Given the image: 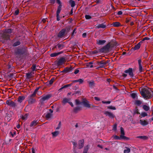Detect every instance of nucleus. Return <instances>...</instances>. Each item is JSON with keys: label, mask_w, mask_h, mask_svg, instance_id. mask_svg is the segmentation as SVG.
Masks as SVG:
<instances>
[{"label": "nucleus", "mask_w": 153, "mask_h": 153, "mask_svg": "<svg viewBox=\"0 0 153 153\" xmlns=\"http://www.w3.org/2000/svg\"><path fill=\"white\" fill-rule=\"evenodd\" d=\"M15 53L19 57L25 56L29 55L27 48L26 47L17 48L15 51Z\"/></svg>", "instance_id": "obj_1"}, {"label": "nucleus", "mask_w": 153, "mask_h": 153, "mask_svg": "<svg viewBox=\"0 0 153 153\" xmlns=\"http://www.w3.org/2000/svg\"><path fill=\"white\" fill-rule=\"evenodd\" d=\"M119 45L116 41H111L108 42L106 45L100 49V51L102 53H106L108 52L110 48H113Z\"/></svg>", "instance_id": "obj_2"}, {"label": "nucleus", "mask_w": 153, "mask_h": 153, "mask_svg": "<svg viewBox=\"0 0 153 153\" xmlns=\"http://www.w3.org/2000/svg\"><path fill=\"white\" fill-rule=\"evenodd\" d=\"M151 91V90H149L146 88H141L140 90L141 96L144 98L146 100L151 99L152 97Z\"/></svg>", "instance_id": "obj_3"}, {"label": "nucleus", "mask_w": 153, "mask_h": 153, "mask_svg": "<svg viewBox=\"0 0 153 153\" xmlns=\"http://www.w3.org/2000/svg\"><path fill=\"white\" fill-rule=\"evenodd\" d=\"M71 26H68L62 29L58 34L57 36L62 38L66 35L70 31Z\"/></svg>", "instance_id": "obj_4"}, {"label": "nucleus", "mask_w": 153, "mask_h": 153, "mask_svg": "<svg viewBox=\"0 0 153 153\" xmlns=\"http://www.w3.org/2000/svg\"><path fill=\"white\" fill-rule=\"evenodd\" d=\"M36 96L31 94L28 96V102L29 105H31L36 102V99L34 98Z\"/></svg>", "instance_id": "obj_5"}, {"label": "nucleus", "mask_w": 153, "mask_h": 153, "mask_svg": "<svg viewBox=\"0 0 153 153\" xmlns=\"http://www.w3.org/2000/svg\"><path fill=\"white\" fill-rule=\"evenodd\" d=\"M52 97V94H48L47 95L43 96L41 97H42L40 100V102L41 103H44V102L46 100H47L50 98Z\"/></svg>", "instance_id": "obj_6"}, {"label": "nucleus", "mask_w": 153, "mask_h": 153, "mask_svg": "<svg viewBox=\"0 0 153 153\" xmlns=\"http://www.w3.org/2000/svg\"><path fill=\"white\" fill-rule=\"evenodd\" d=\"M65 47L64 43H59L52 48V50L56 49L57 50L60 51Z\"/></svg>", "instance_id": "obj_7"}, {"label": "nucleus", "mask_w": 153, "mask_h": 153, "mask_svg": "<svg viewBox=\"0 0 153 153\" xmlns=\"http://www.w3.org/2000/svg\"><path fill=\"white\" fill-rule=\"evenodd\" d=\"M120 131L121 133L120 136L121 139L126 140H129V138L127 137L124 136L125 132L124 129L122 127L120 128Z\"/></svg>", "instance_id": "obj_8"}, {"label": "nucleus", "mask_w": 153, "mask_h": 153, "mask_svg": "<svg viewBox=\"0 0 153 153\" xmlns=\"http://www.w3.org/2000/svg\"><path fill=\"white\" fill-rule=\"evenodd\" d=\"M66 62L65 58L62 57L60 58L57 62V65L58 66L62 65L63 64L65 63Z\"/></svg>", "instance_id": "obj_9"}, {"label": "nucleus", "mask_w": 153, "mask_h": 153, "mask_svg": "<svg viewBox=\"0 0 153 153\" xmlns=\"http://www.w3.org/2000/svg\"><path fill=\"white\" fill-rule=\"evenodd\" d=\"M89 102L85 98L82 100V103L85 107L89 108H91V105L89 103Z\"/></svg>", "instance_id": "obj_10"}, {"label": "nucleus", "mask_w": 153, "mask_h": 153, "mask_svg": "<svg viewBox=\"0 0 153 153\" xmlns=\"http://www.w3.org/2000/svg\"><path fill=\"white\" fill-rule=\"evenodd\" d=\"M108 62V61H105L104 60H102L100 61L97 62V64L98 65L100 66L99 68H103L105 67V66Z\"/></svg>", "instance_id": "obj_11"}, {"label": "nucleus", "mask_w": 153, "mask_h": 153, "mask_svg": "<svg viewBox=\"0 0 153 153\" xmlns=\"http://www.w3.org/2000/svg\"><path fill=\"white\" fill-rule=\"evenodd\" d=\"M13 29L11 28H10L5 30L4 33V35L7 36V38H10V34L12 33Z\"/></svg>", "instance_id": "obj_12"}, {"label": "nucleus", "mask_w": 153, "mask_h": 153, "mask_svg": "<svg viewBox=\"0 0 153 153\" xmlns=\"http://www.w3.org/2000/svg\"><path fill=\"white\" fill-rule=\"evenodd\" d=\"M149 39H143L142 41L138 43L137 45H135L134 47L132 48L131 49H133L134 50H136L139 49L141 45V43H142L145 40H148Z\"/></svg>", "instance_id": "obj_13"}, {"label": "nucleus", "mask_w": 153, "mask_h": 153, "mask_svg": "<svg viewBox=\"0 0 153 153\" xmlns=\"http://www.w3.org/2000/svg\"><path fill=\"white\" fill-rule=\"evenodd\" d=\"M124 72L126 73H128L129 76L131 77H133L134 76L132 68H129L128 70H126Z\"/></svg>", "instance_id": "obj_14"}, {"label": "nucleus", "mask_w": 153, "mask_h": 153, "mask_svg": "<svg viewBox=\"0 0 153 153\" xmlns=\"http://www.w3.org/2000/svg\"><path fill=\"white\" fill-rule=\"evenodd\" d=\"M104 113L106 116H108L111 118L112 119L114 117V114L112 113L109 111H105Z\"/></svg>", "instance_id": "obj_15"}, {"label": "nucleus", "mask_w": 153, "mask_h": 153, "mask_svg": "<svg viewBox=\"0 0 153 153\" xmlns=\"http://www.w3.org/2000/svg\"><path fill=\"white\" fill-rule=\"evenodd\" d=\"M6 103L8 105L12 107H14L16 106V103L11 100H7L6 102Z\"/></svg>", "instance_id": "obj_16"}, {"label": "nucleus", "mask_w": 153, "mask_h": 153, "mask_svg": "<svg viewBox=\"0 0 153 153\" xmlns=\"http://www.w3.org/2000/svg\"><path fill=\"white\" fill-rule=\"evenodd\" d=\"M72 69V68L71 67L69 68L66 67L64 68L63 71H61V72L63 73L64 74H66L71 71Z\"/></svg>", "instance_id": "obj_17"}, {"label": "nucleus", "mask_w": 153, "mask_h": 153, "mask_svg": "<svg viewBox=\"0 0 153 153\" xmlns=\"http://www.w3.org/2000/svg\"><path fill=\"white\" fill-rule=\"evenodd\" d=\"M138 63L139 64V71L140 72H141L143 71V68L142 66L141 65V60L139 59L138 61Z\"/></svg>", "instance_id": "obj_18"}, {"label": "nucleus", "mask_w": 153, "mask_h": 153, "mask_svg": "<svg viewBox=\"0 0 153 153\" xmlns=\"http://www.w3.org/2000/svg\"><path fill=\"white\" fill-rule=\"evenodd\" d=\"M38 123L37 120H34L31 123L30 126L31 127L34 128L37 124Z\"/></svg>", "instance_id": "obj_19"}, {"label": "nucleus", "mask_w": 153, "mask_h": 153, "mask_svg": "<svg viewBox=\"0 0 153 153\" xmlns=\"http://www.w3.org/2000/svg\"><path fill=\"white\" fill-rule=\"evenodd\" d=\"M84 145V140H80L79 142V148L81 149L82 148Z\"/></svg>", "instance_id": "obj_20"}, {"label": "nucleus", "mask_w": 153, "mask_h": 153, "mask_svg": "<svg viewBox=\"0 0 153 153\" xmlns=\"http://www.w3.org/2000/svg\"><path fill=\"white\" fill-rule=\"evenodd\" d=\"M88 83L89 86V87L92 88L94 86L95 83L93 80H92L91 81H88Z\"/></svg>", "instance_id": "obj_21"}, {"label": "nucleus", "mask_w": 153, "mask_h": 153, "mask_svg": "<svg viewBox=\"0 0 153 153\" xmlns=\"http://www.w3.org/2000/svg\"><path fill=\"white\" fill-rule=\"evenodd\" d=\"M63 51H61L60 52H58V53H51L50 54V56L51 57H54L56 56H58L59 55V54H62L63 53Z\"/></svg>", "instance_id": "obj_22"}, {"label": "nucleus", "mask_w": 153, "mask_h": 153, "mask_svg": "<svg viewBox=\"0 0 153 153\" xmlns=\"http://www.w3.org/2000/svg\"><path fill=\"white\" fill-rule=\"evenodd\" d=\"M56 2L59 4V6L58 7L57 9L59 10H62V3L60 0H56Z\"/></svg>", "instance_id": "obj_23"}, {"label": "nucleus", "mask_w": 153, "mask_h": 153, "mask_svg": "<svg viewBox=\"0 0 153 153\" xmlns=\"http://www.w3.org/2000/svg\"><path fill=\"white\" fill-rule=\"evenodd\" d=\"M61 10H57L56 12V20L59 21L60 20L59 14L60 13Z\"/></svg>", "instance_id": "obj_24"}, {"label": "nucleus", "mask_w": 153, "mask_h": 153, "mask_svg": "<svg viewBox=\"0 0 153 153\" xmlns=\"http://www.w3.org/2000/svg\"><path fill=\"white\" fill-rule=\"evenodd\" d=\"M106 42L105 40H97V43L99 45H102L105 44Z\"/></svg>", "instance_id": "obj_25"}, {"label": "nucleus", "mask_w": 153, "mask_h": 153, "mask_svg": "<svg viewBox=\"0 0 153 153\" xmlns=\"http://www.w3.org/2000/svg\"><path fill=\"white\" fill-rule=\"evenodd\" d=\"M25 97L24 96H19L18 98L17 101L20 102H22V101L25 99Z\"/></svg>", "instance_id": "obj_26"}, {"label": "nucleus", "mask_w": 153, "mask_h": 153, "mask_svg": "<svg viewBox=\"0 0 153 153\" xmlns=\"http://www.w3.org/2000/svg\"><path fill=\"white\" fill-rule=\"evenodd\" d=\"M140 124L143 126L147 125L148 124V122L146 120H140Z\"/></svg>", "instance_id": "obj_27"}, {"label": "nucleus", "mask_w": 153, "mask_h": 153, "mask_svg": "<svg viewBox=\"0 0 153 153\" xmlns=\"http://www.w3.org/2000/svg\"><path fill=\"white\" fill-rule=\"evenodd\" d=\"M112 25L114 27H118L121 26L120 23L119 22H115L113 23Z\"/></svg>", "instance_id": "obj_28"}, {"label": "nucleus", "mask_w": 153, "mask_h": 153, "mask_svg": "<svg viewBox=\"0 0 153 153\" xmlns=\"http://www.w3.org/2000/svg\"><path fill=\"white\" fill-rule=\"evenodd\" d=\"M82 109L81 107L78 106L75 107L74 109V111L75 113H77L78 111H80Z\"/></svg>", "instance_id": "obj_29"}, {"label": "nucleus", "mask_w": 153, "mask_h": 153, "mask_svg": "<svg viewBox=\"0 0 153 153\" xmlns=\"http://www.w3.org/2000/svg\"><path fill=\"white\" fill-rule=\"evenodd\" d=\"M137 138H140L143 140H146L148 139V137L146 136H139L136 137Z\"/></svg>", "instance_id": "obj_30"}, {"label": "nucleus", "mask_w": 153, "mask_h": 153, "mask_svg": "<svg viewBox=\"0 0 153 153\" xmlns=\"http://www.w3.org/2000/svg\"><path fill=\"white\" fill-rule=\"evenodd\" d=\"M52 134L53 137H56L57 136H58L59 134V132L58 131H55L53 132H52L51 133Z\"/></svg>", "instance_id": "obj_31"}, {"label": "nucleus", "mask_w": 153, "mask_h": 153, "mask_svg": "<svg viewBox=\"0 0 153 153\" xmlns=\"http://www.w3.org/2000/svg\"><path fill=\"white\" fill-rule=\"evenodd\" d=\"M97 27L98 28H104L106 27V26L105 25L103 24H99L97 26Z\"/></svg>", "instance_id": "obj_32"}, {"label": "nucleus", "mask_w": 153, "mask_h": 153, "mask_svg": "<svg viewBox=\"0 0 153 153\" xmlns=\"http://www.w3.org/2000/svg\"><path fill=\"white\" fill-rule=\"evenodd\" d=\"M89 146L88 145H87L84 148V149L83 152V153H87L89 149Z\"/></svg>", "instance_id": "obj_33"}, {"label": "nucleus", "mask_w": 153, "mask_h": 153, "mask_svg": "<svg viewBox=\"0 0 153 153\" xmlns=\"http://www.w3.org/2000/svg\"><path fill=\"white\" fill-rule=\"evenodd\" d=\"M143 108L146 111H148L149 109V106L145 105H143Z\"/></svg>", "instance_id": "obj_34"}, {"label": "nucleus", "mask_w": 153, "mask_h": 153, "mask_svg": "<svg viewBox=\"0 0 153 153\" xmlns=\"http://www.w3.org/2000/svg\"><path fill=\"white\" fill-rule=\"evenodd\" d=\"M69 3L71 7H74L75 5V1L73 0H70L69 1Z\"/></svg>", "instance_id": "obj_35"}, {"label": "nucleus", "mask_w": 153, "mask_h": 153, "mask_svg": "<svg viewBox=\"0 0 153 153\" xmlns=\"http://www.w3.org/2000/svg\"><path fill=\"white\" fill-rule=\"evenodd\" d=\"M125 148L126 149H125L124 151V153H129L130 152L131 149H130L127 147H126Z\"/></svg>", "instance_id": "obj_36"}, {"label": "nucleus", "mask_w": 153, "mask_h": 153, "mask_svg": "<svg viewBox=\"0 0 153 153\" xmlns=\"http://www.w3.org/2000/svg\"><path fill=\"white\" fill-rule=\"evenodd\" d=\"M21 43L20 41H17L16 42L13 44V46L14 47L16 46L19 45Z\"/></svg>", "instance_id": "obj_37"}, {"label": "nucleus", "mask_w": 153, "mask_h": 153, "mask_svg": "<svg viewBox=\"0 0 153 153\" xmlns=\"http://www.w3.org/2000/svg\"><path fill=\"white\" fill-rule=\"evenodd\" d=\"M142 103V102L140 100H136L135 101V104L136 105L138 106L140 105Z\"/></svg>", "instance_id": "obj_38"}, {"label": "nucleus", "mask_w": 153, "mask_h": 153, "mask_svg": "<svg viewBox=\"0 0 153 153\" xmlns=\"http://www.w3.org/2000/svg\"><path fill=\"white\" fill-rule=\"evenodd\" d=\"M147 116V114L146 112H142L141 114L140 115V117L141 118V117H145V116Z\"/></svg>", "instance_id": "obj_39"}, {"label": "nucleus", "mask_w": 153, "mask_h": 153, "mask_svg": "<svg viewBox=\"0 0 153 153\" xmlns=\"http://www.w3.org/2000/svg\"><path fill=\"white\" fill-rule=\"evenodd\" d=\"M32 74L31 72L30 73H26V76L27 77V78H30L32 76Z\"/></svg>", "instance_id": "obj_40"}, {"label": "nucleus", "mask_w": 153, "mask_h": 153, "mask_svg": "<svg viewBox=\"0 0 153 153\" xmlns=\"http://www.w3.org/2000/svg\"><path fill=\"white\" fill-rule=\"evenodd\" d=\"M93 64V63L92 62H89V63H87L86 66L87 67H89L90 68H92L93 67V65H92Z\"/></svg>", "instance_id": "obj_41"}, {"label": "nucleus", "mask_w": 153, "mask_h": 153, "mask_svg": "<svg viewBox=\"0 0 153 153\" xmlns=\"http://www.w3.org/2000/svg\"><path fill=\"white\" fill-rule=\"evenodd\" d=\"M69 101V100L66 98H64L63 99V100L62 101V102L63 103L65 104L67 102H68Z\"/></svg>", "instance_id": "obj_42"}, {"label": "nucleus", "mask_w": 153, "mask_h": 153, "mask_svg": "<svg viewBox=\"0 0 153 153\" xmlns=\"http://www.w3.org/2000/svg\"><path fill=\"white\" fill-rule=\"evenodd\" d=\"M39 88H40V87H38L35 90L34 92L32 94H33V95H34V96H36V93L38 91V90H39Z\"/></svg>", "instance_id": "obj_43"}, {"label": "nucleus", "mask_w": 153, "mask_h": 153, "mask_svg": "<svg viewBox=\"0 0 153 153\" xmlns=\"http://www.w3.org/2000/svg\"><path fill=\"white\" fill-rule=\"evenodd\" d=\"M27 116L28 115L27 114H26L24 116H22V120H26L27 119Z\"/></svg>", "instance_id": "obj_44"}, {"label": "nucleus", "mask_w": 153, "mask_h": 153, "mask_svg": "<svg viewBox=\"0 0 153 153\" xmlns=\"http://www.w3.org/2000/svg\"><path fill=\"white\" fill-rule=\"evenodd\" d=\"M51 115L52 114L50 113H48L45 116L46 118L49 119L51 117Z\"/></svg>", "instance_id": "obj_45"}, {"label": "nucleus", "mask_w": 153, "mask_h": 153, "mask_svg": "<svg viewBox=\"0 0 153 153\" xmlns=\"http://www.w3.org/2000/svg\"><path fill=\"white\" fill-rule=\"evenodd\" d=\"M19 13V10L18 9H17L15 11V12L14 13V16H16L18 15Z\"/></svg>", "instance_id": "obj_46"}, {"label": "nucleus", "mask_w": 153, "mask_h": 153, "mask_svg": "<svg viewBox=\"0 0 153 153\" xmlns=\"http://www.w3.org/2000/svg\"><path fill=\"white\" fill-rule=\"evenodd\" d=\"M72 84H73L72 83H71L70 84H67V85H65L64 86H63V88H67L69 86H71L72 85Z\"/></svg>", "instance_id": "obj_47"}, {"label": "nucleus", "mask_w": 153, "mask_h": 153, "mask_svg": "<svg viewBox=\"0 0 153 153\" xmlns=\"http://www.w3.org/2000/svg\"><path fill=\"white\" fill-rule=\"evenodd\" d=\"M85 17L86 19H90L92 18L90 16L87 15H85Z\"/></svg>", "instance_id": "obj_48"}, {"label": "nucleus", "mask_w": 153, "mask_h": 153, "mask_svg": "<svg viewBox=\"0 0 153 153\" xmlns=\"http://www.w3.org/2000/svg\"><path fill=\"white\" fill-rule=\"evenodd\" d=\"M76 104L77 105H79L82 103V102H80V101L78 99H76L75 100Z\"/></svg>", "instance_id": "obj_49"}, {"label": "nucleus", "mask_w": 153, "mask_h": 153, "mask_svg": "<svg viewBox=\"0 0 153 153\" xmlns=\"http://www.w3.org/2000/svg\"><path fill=\"white\" fill-rule=\"evenodd\" d=\"M108 108L112 110H115L116 108L115 107H113L112 106H109L108 107Z\"/></svg>", "instance_id": "obj_50"}, {"label": "nucleus", "mask_w": 153, "mask_h": 153, "mask_svg": "<svg viewBox=\"0 0 153 153\" xmlns=\"http://www.w3.org/2000/svg\"><path fill=\"white\" fill-rule=\"evenodd\" d=\"M114 138L115 140H120V139H121V138H120V137H119L117 135H115L114 136Z\"/></svg>", "instance_id": "obj_51"}, {"label": "nucleus", "mask_w": 153, "mask_h": 153, "mask_svg": "<svg viewBox=\"0 0 153 153\" xmlns=\"http://www.w3.org/2000/svg\"><path fill=\"white\" fill-rule=\"evenodd\" d=\"M76 28H75L73 30V31L71 34V36H73L74 34L76 33Z\"/></svg>", "instance_id": "obj_52"}, {"label": "nucleus", "mask_w": 153, "mask_h": 153, "mask_svg": "<svg viewBox=\"0 0 153 153\" xmlns=\"http://www.w3.org/2000/svg\"><path fill=\"white\" fill-rule=\"evenodd\" d=\"M61 121H60L59 123L58 126L56 128V129L58 130L59 129L61 126Z\"/></svg>", "instance_id": "obj_53"}, {"label": "nucleus", "mask_w": 153, "mask_h": 153, "mask_svg": "<svg viewBox=\"0 0 153 153\" xmlns=\"http://www.w3.org/2000/svg\"><path fill=\"white\" fill-rule=\"evenodd\" d=\"M84 80L83 79H78V82H79V84H82L83 83Z\"/></svg>", "instance_id": "obj_54"}, {"label": "nucleus", "mask_w": 153, "mask_h": 153, "mask_svg": "<svg viewBox=\"0 0 153 153\" xmlns=\"http://www.w3.org/2000/svg\"><path fill=\"white\" fill-rule=\"evenodd\" d=\"M131 97L133 98L134 99L135 98V97L137 95H136V94H135L134 93H132V94H131Z\"/></svg>", "instance_id": "obj_55"}, {"label": "nucleus", "mask_w": 153, "mask_h": 153, "mask_svg": "<svg viewBox=\"0 0 153 153\" xmlns=\"http://www.w3.org/2000/svg\"><path fill=\"white\" fill-rule=\"evenodd\" d=\"M36 68V65L34 64L31 67L32 71H34Z\"/></svg>", "instance_id": "obj_56"}, {"label": "nucleus", "mask_w": 153, "mask_h": 153, "mask_svg": "<svg viewBox=\"0 0 153 153\" xmlns=\"http://www.w3.org/2000/svg\"><path fill=\"white\" fill-rule=\"evenodd\" d=\"M54 78L51 79L49 81L50 84H52L54 82Z\"/></svg>", "instance_id": "obj_57"}, {"label": "nucleus", "mask_w": 153, "mask_h": 153, "mask_svg": "<svg viewBox=\"0 0 153 153\" xmlns=\"http://www.w3.org/2000/svg\"><path fill=\"white\" fill-rule=\"evenodd\" d=\"M117 125L116 124H115L114 125V126L113 127V130H116L117 129Z\"/></svg>", "instance_id": "obj_58"}, {"label": "nucleus", "mask_w": 153, "mask_h": 153, "mask_svg": "<svg viewBox=\"0 0 153 153\" xmlns=\"http://www.w3.org/2000/svg\"><path fill=\"white\" fill-rule=\"evenodd\" d=\"M102 102L103 103V104H109L111 102L110 101H102Z\"/></svg>", "instance_id": "obj_59"}, {"label": "nucleus", "mask_w": 153, "mask_h": 153, "mask_svg": "<svg viewBox=\"0 0 153 153\" xmlns=\"http://www.w3.org/2000/svg\"><path fill=\"white\" fill-rule=\"evenodd\" d=\"M50 3L51 4H54L55 2V0H50Z\"/></svg>", "instance_id": "obj_60"}, {"label": "nucleus", "mask_w": 153, "mask_h": 153, "mask_svg": "<svg viewBox=\"0 0 153 153\" xmlns=\"http://www.w3.org/2000/svg\"><path fill=\"white\" fill-rule=\"evenodd\" d=\"M123 14V12L122 11H119L117 13V14L118 15H121Z\"/></svg>", "instance_id": "obj_61"}, {"label": "nucleus", "mask_w": 153, "mask_h": 153, "mask_svg": "<svg viewBox=\"0 0 153 153\" xmlns=\"http://www.w3.org/2000/svg\"><path fill=\"white\" fill-rule=\"evenodd\" d=\"M87 33H84L82 34V37L83 38H85L86 37Z\"/></svg>", "instance_id": "obj_62"}, {"label": "nucleus", "mask_w": 153, "mask_h": 153, "mask_svg": "<svg viewBox=\"0 0 153 153\" xmlns=\"http://www.w3.org/2000/svg\"><path fill=\"white\" fill-rule=\"evenodd\" d=\"M94 99H95V100L97 101H100V99L99 98V97H94Z\"/></svg>", "instance_id": "obj_63"}, {"label": "nucleus", "mask_w": 153, "mask_h": 153, "mask_svg": "<svg viewBox=\"0 0 153 153\" xmlns=\"http://www.w3.org/2000/svg\"><path fill=\"white\" fill-rule=\"evenodd\" d=\"M102 1V0H97L96 1V2L97 4H99L101 3Z\"/></svg>", "instance_id": "obj_64"}]
</instances>
